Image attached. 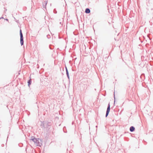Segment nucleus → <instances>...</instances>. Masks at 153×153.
Segmentation results:
<instances>
[{
  "instance_id": "1",
  "label": "nucleus",
  "mask_w": 153,
  "mask_h": 153,
  "mask_svg": "<svg viewBox=\"0 0 153 153\" xmlns=\"http://www.w3.org/2000/svg\"><path fill=\"white\" fill-rule=\"evenodd\" d=\"M20 42L21 45H22L23 44V35L22 32V30H20Z\"/></svg>"
},
{
  "instance_id": "2",
  "label": "nucleus",
  "mask_w": 153,
  "mask_h": 153,
  "mask_svg": "<svg viewBox=\"0 0 153 153\" xmlns=\"http://www.w3.org/2000/svg\"><path fill=\"white\" fill-rule=\"evenodd\" d=\"M110 104L109 103L108 104V107L106 113V117H107V116L108 115L109 113V112L110 110Z\"/></svg>"
},
{
  "instance_id": "3",
  "label": "nucleus",
  "mask_w": 153,
  "mask_h": 153,
  "mask_svg": "<svg viewBox=\"0 0 153 153\" xmlns=\"http://www.w3.org/2000/svg\"><path fill=\"white\" fill-rule=\"evenodd\" d=\"M135 129L134 128L133 126H131L130 127V131L132 132L134 131Z\"/></svg>"
},
{
  "instance_id": "4",
  "label": "nucleus",
  "mask_w": 153,
  "mask_h": 153,
  "mask_svg": "<svg viewBox=\"0 0 153 153\" xmlns=\"http://www.w3.org/2000/svg\"><path fill=\"white\" fill-rule=\"evenodd\" d=\"M90 10L89 9L86 8V9L85 10V12L86 13H90Z\"/></svg>"
},
{
  "instance_id": "5",
  "label": "nucleus",
  "mask_w": 153,
  "mask_h": 153,
  "mask_svg": "<svg viewBox=\"0 0 153 153\" xmlns=\"http://www.w3.org/2000/svg\"><path fill=\"white\" fill-rule=\"evenodd\" d=\"M31 79H30L28 82V85L29 86H30V85L31 84Z\"/></svg>"
},
{
  "instance_id": "6",
  "label": "nucleus",
  "mask_w": 153,
  "mask_h": 153,
  "mask_svg": "<svg viewBox=\"0 0 153 153\" xmlns=\"http://www.w3.org/2000/svg\"><path fill=\"white\" fill-rule=\"evenodd\" d=\"M32 140H33L34 142H35V141H36V138H33V139H32Z\"/></svg>"
},
{
  "instance_id": "7",
  "label": "nucleus",
  "mask_w": 153,
  "mask_h": 153,
  "mask_svg": "<svg viewBox=\"0 0 153 153\" xmlns=\"http://www.w3.org/2000/svg\"><path fill=\"white\" fill-rule=\"evenodd\" d=\"M66 71H67V76H68V71L67 70H66Z\"/></svg>"
}]
</instances>
